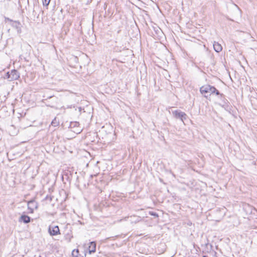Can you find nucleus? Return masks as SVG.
Masks as SVG:
<instances>
[{
	"label": "nucleus",
	"instance_id": "f257e3e1",
	"mask_svg": "<svg viewBox=\"0 0 257 257\" xmlns=\"http://www.w3.org/2000/svg\"><path fill=\"white\" fill-rule=\"evenodd\" d=\"M200 92L202 94H205L206 93L213 94L215 93L216 95H219V91L213 86H211L209 85H205L202 86L200 88ZM205 97H207L206 95H204Z\"/></svg>",
	"mask_w": 257,
	"mask_h": 257
},
{
	"label": "nucleus",
	"instance_id": "f03ea898",
	"mask_svg": "<svg viewBox=\"0 0 257 257\" xmlns=\"http://www.w3.org/2000/svg\"><path fill=\"white\" fill-rule=\"evenodd\" d=\"M19 77L20 74L16 70H13L10 72H8L4 76L5 79H7L10 81L17 80Z\"/></svg>",
	"mask_w": 257,
	"mask_h": 257
},
{
	"label": "nucleus",
	"instance_id": "7ed1b4c3",
	"mask_svg": "<svg viewBox=\"0 0 257 257\" xmlns=\"http://www.w3.org/2000/svg\"><path fill=\"white\" fill-rule=\"evenodd\" d=\"M172 113L175 118L180 119L184 123V120L186 119L187 117V115L185 112L177 110L173 111Z\"/></svg>",
	"mask_w": 257,
	"mask_h": 257
},
{
	"label": "nucleus",
	"instance_id": "20e7f679",
	"mask_svg": "<svg viewBox=\"0 0 257 257\" xmlns=\"http://www.w3.org/2000/svg\"><path fill=\"white\" fill-rule=\"evenodd\" d=\"M48 232L52 236L57 235L60 234L59 227L57 225H50L48 229Z\"/></svg>",
	"mask_w": 257,
	"mask_h": 257
},
{
	"label": "nucleus",
	"instance_id": "39448f33",
	"mask_svg": "<svg viewBox=\"0 0 257 257\" xmlns=\"http://www.w3.org/2000/svg\"><path fill=\"white\" fill-rule=\"evenodd\" d=\"M37 208V203L31 200L28 202V208L30 210L31 213H33L35 209Z\"/></svg>",
	"mask_w": 257,
	"mask_h": 257
},
{
	"label": "nucleus",
	"instance_id": "423d86ee",
	"mask_svg": "<svg viewBox=\"0 0 257 257\" xmlns=\"http://www.w3.org/2000/svg\"><path fill=\"white\" fill-rule=\"evenodd\" d=\"M10 21L12 22V26L17 30L19 33H20L21 32V23L18 21L13 22L11 20Z\"/></svg>",
	"mask_w": 257,
	"mask_h": 257
},
{
	"label": "nucleus",
	"instance_id": "0eeeda50",
	"mask_svg": "<svg viewBox=\"0 0 257 257\" xmlns=\"http://www.w3.org/2000/svg\"><path fill=\"white\" fill-rule=\"evenodd\" d=\"M19 221L28 223L30 222V217L27 215H22L19 218Z\"/></svg>",
	"mask_w": 257,
	"mask_h": 257
},
{
	"label": "nucleus",
	"instance_id": "6e6552de",
	"mask_svg": "<svg viewBox=\"0 0 257 257\" xmlns=\"http://www.w3.org/2000/svg\"><path fill=\"white\" fill-rule=\"evenodd\" d=\"M213 48L214 50L217 52H219L222 50V47L221 44L216 42H214Z\"/></svg>",
	"mask_w": 257,
	"mask_h": 257
},
{
	"label": "nucleus",
	"instance_id": "1a4fd4ad",
	"mask_svg": "<svg viewBox=\"0 0 257 257\" xmlns=\"http://www.w3.org/2000/svg\"><path fill=\"white\" fill-rule=\"evenodd\" d=\"M96 248V244L94 242L92 241L90 242V245L89 246V252L90 253L92 252H94L95 251Z\"/></svg>",
	"mask_w": 257,
	"mask_h": 257
},
{
	"label": "nucleus",
	"instance_id": "9d476101",
	"mask_svg": "<svg viewBox=\"0 0 257 257\" xmlns=\"http://www.w3.org/2000/svg\"><path fill=\"white\" fill-rule=\"evenodd\" d=\"M79 124L77 122H71V124H70V128H74V127H79Z\"/></svg>",
	"mask_w": 257,
	"mask_h": 257
},
{
	"label": "nucleus",
	"instance_id": "9b49d317",
	"mask_svg": "<svg viewBox=\"0 0 257 257\" xmlns=\"http://www.w3.org/2000/svg\"><path fill=\"white\" fill-rule=\"evenodd\" d=\"M59 122L57 121L56 118H55L52 121L51 124L54 126H57L59 125Z\"/></svg>",
	"mask_w": 257,
	"mask_h": 257
},
{
	"label": "nucleus",
	"instance_id": "f8f14e48",
	"mask_svg": "<svg viewBox=\"0 0 257 257\" xmlns=\"http://www.w3.org/2000/svg\"><path fill=\"white\" fill-rule=\"evenodd\" d=\"M73 128V131L76 134L80 133L82 131V128L80 127H74Z\"/></svg>",
	"mask_w": 257,
	"mask_h": 257
},
{
	"label": "nucleus",
	"instance_id": "ddd939ff",
	"mask_svg": "<svg viewBox=\"0 0 257 257\" xmlns=\"http://www.w3.org/2000/svg\"><path fill=\"white\" fill-rule=\"evenodd\" d=\"M51 0H44L43 2V5L45 6H48Z\"/></svg>",
	"mask_w": 257,
	"mask_h": 257
},
{
	"label": "nucleus",
	"instance_id": "4468645a",
	"mask_svg": "<svg viewBox=\"0 0 257 257\" xmlns=\"http://www.w3.org/2000/svg\"><path fill=\"white\" fill-rule=\"evenodd\" d=\"M75 252H76L77 254L79 253V250L78 249H76V250H73L72 251V255H73V257H79L78 256H77V255H75Z\"/></svg>",
	"mask_w": 257,
	"mask_h": 257
},
{
	"label": "nucleus",
	"instance_id": "2eb2a0df",
	"mask_svg": "<svg viewBox=\"0 0 257 257\" xmlns=\"http://www.w3.org/2000/svg\"><path fill=\"white\" fill-rule=\"evenodd\" d=\"M75 255H77V256H78V254H77L76 252H75Z\"/></svg>",
	"mask_w": 257,
	"mask_h": 257
},
{
	"label": "nucleus",
	"instance_id": "dca6fc26",
	"mask_svg": "<svg viewBox=\"0 0 257 257\" xmlns=\"http://www.w3.org/2000/svg\"><path fill=\"white\" fill-rule=\"evenodd\" d=\"M256 103H257V99L256 100Z\"/></svg>",
	"mask_w": 257,
	"mask_h": 257
},
{
	"label": "nucleus",
	"instance_id": "f3484780",
	"mask_svg": "<svg viewBox=\"0 0 257 257\" xmlns=\"http://www.w3.org/2000/svg\"><path fill=\"white\" fill-rule=\"evenodd\" d=\"M203 257H205V256H204Z\"/></svg>",
	"mask_w": 257,
	"mask_h": 257
}]
</instances>
